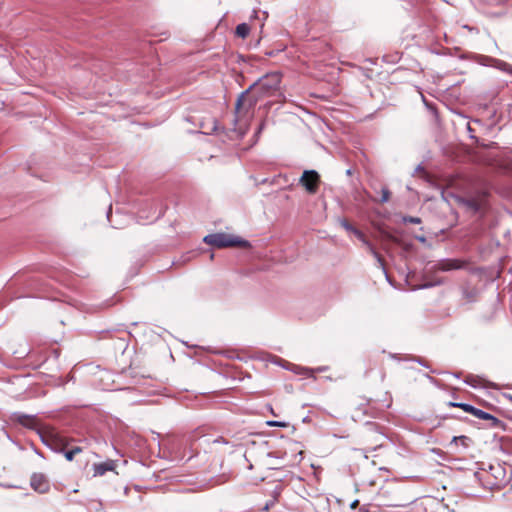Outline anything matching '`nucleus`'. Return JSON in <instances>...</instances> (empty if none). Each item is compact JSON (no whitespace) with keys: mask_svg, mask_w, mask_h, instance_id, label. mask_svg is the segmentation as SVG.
Returning <instances> with one entry per match:
<instances>
[{"mask_svg":"<svg viewBox=\"0 0 512 512\" xmlns=\"http://www.w3.org/2000/svg\"><path fill=\"white\" fill-rule=\"evenodd\" d=\"M250 33V26L247 23H241L236 27L235 34L236 36L244 39Z\"/></svg>","mask_w":512,"mask_h":512,"instance_id":"10","label":"nucleus"},{"mask_svg":"<svg viewBox=\"0 0 512 512\" xmlns=\"http://www.w3.org/2000/svg\"><path fill=\"white\" fill-rule=\"evenodd\" d=\"M111 469H112V466L107 464V463L95 464V466H94V475L95 476H102L107 471H109Z\"/></svg>","mask_w":512,"mask_h":512,"instance_id":"12","label":"nucleus"},{"mask_svg":"<svg viewBox=\"0 0 512 512\" xmlns=\"http://www.w3.org/2000/svg\"><path fill=\"white\" fill-rule=\"evenodd\" d=\"M201 436L200 432L198 430H195L194 432H192L190 435H188L185 439V442L187 445L190 446V448L192 449L193 447V443Z\"/></svg>","mask_w":512,"mask_h":512,"instance_id":"15","label":"nucleus"},{"mask_svg":"<svg viewBox=\"0 0 512 512\" xmlns=\"http://www.w3.org/2000/svg\"><path fill=\"white\" fill-rule=\"evenodd\" d=\"M18 422L25 427L32 428L36 424V418L27 415H21L18 417Z\"/></svg>","mask_w":512,"mask_h":512,"instance_id":"11","label":"nucleus"},{"mask_svg":"<svg viewBox=\"0 0 512 512\" xmlns=\"http://www.w3.org/2000/svg\"><path fill=\"white\" fill-rule=\"evenodd\" d=\"M402 222L403 223H411V224H420L422 221H421V218L419 217H413V216H403L402 217Z\"/></svg>","mask_w":512,"mask_h":512,"instance_id":"17","label":"nucleus"},{"mask_svg":"<svg viewBox=\"0 0 512 512\" xmlns=\"http://www.w3.org/2000/svg\"><path fill=\"white\" fill-rule=\"evenodd\" d=\"M82 451H83V449L80 446H74L65 452V458L68 461H72L74 459L75 455L81 453Z\"/></svg>","mask_w":512,"mask_h":512,"instance_id":"14","label":"nucleus"},{"mask_svg":"<svg viewBox=\"0 0 512 512\" xmlns=\"http://www.w3.org/2000/svg\"><path fill=\"white\" fill-rule=\"evenodd\" d=\"M339 222L346 231L353 233L358 239L370 247L369 242L365 239L364 234L360 230L353 227L346 219H340Z\"/></svg>","mask_w":512,"mask_h":512,"instance_id":"9","label":"nucleus"},{"mask_svg":"<svg viewBox=\"0 0 512 512\" xmlns=\"http://www.w3.org/2000/svg\"><path fill=\"white\" fill-rule=\"evenodd\" d=\"M203 241L217 248H226V247H248L249 242L241 239L232 234L227 233H213L208 234L204 237Z\"/></svg>","mask_w":512,"mask_h":512,"instance_id":"3","label":"nucleus"},{"mask_svg":"<svg viewBox=\"0 0 512 512\" xmlns=\"http://www.w3.org/2000/svg\"><path fill=\"white\" fill-rule=\"evenodd\" d=\"M267 425L270 427H281V428L288 427V423L282 422V421H268Z\"/></svg>","mask_w":512,"mask_h":512,"instance_id":"19","label":"nucleus"},{"mask_svg":"<svg viewBox=\"0 0 512 512\" xmlns=\"http://www.w3.org/2000/svg\"><path fill=\"white\" fill-rule=\"evenodd\" d=\"M469 441H470V439L467 436H454L451 441V445L452 444L457 445L458 442H460L461 445H463L464 447H467L469 445Z\"/></svg>","mask_w":512,"mask_h":512,"instance_id":"16","label":"nucleus"},{"mask_svg":"<svg viewBox=\"0 0 512 512\" xmlns=\"http://www.w3.org/2000/svg\"><path fill=\"white\" fill-rule=\"evenodd\" d=\"M357 505H358V501L356 500V501L352 502L351 507L355 508Z\"/></svg>","mask_w":512,"mask_h":512,"instance_id":"26","label":"nucleus"},{"mask_svg":"<svg viewBox=\"0 0 512 512\" xmlns=\"http://www.w3.org/2000/svg\"><path fill=\"white\" fill-rule=\"evenodd\" d=\"M384 378H385V374H384V373H382V374H381V380H383Z\"/></svg>","mask_w":512,"mask_h":512,"instance_id":"27","label":"nucleus"},{"mask_svg":"<svg viewBox=\"0 0 512 512\" xmlns=\"http://www.w3.org/2000/svg\"><path fill=\"white\" fill-rule=\"evenodd\" d=\"M447 406L448 407H456V408H460L462 409L464 412L466 413H469L471 415H473L474 417L478 418V419H483V420H490L492 421L493 423H497L498 422V419L496 417H494L493 415L481 410V409H478L470 404H466V403H461V402H453V401H450L447 403Z\"/></svg>","mask_w":512,"mask_h":512,"instance_id":"4","label":"nucleus"},{"mask_svg":"<svg viewBox=\"0 0 512 512\" xmlns=\"http://www.w3.org/2000/svg\"><path fill=\"white\" fill-rule=\"evenodd\" d=\"M30 484L33 490L39 493H46L50 489L49 480L42 473H34L31 476Z\"/></svg>","mask_w":512,"mask_h":512,"instance_id":"6","label":"nucleus"},{"mask_svg":"<svg viewBox=\"0 0 512 512\" xmlns=\"http://www.w3.org/2000/svg\"><path fill=\"white\" fill-rule=\"evenodd\" d=\"M416 239L422 243L426 242V238L424 236H417Z\"/></svg>","mask_w":512,"mask_h":512,"instance_id":"23","label":"nucleus"},{"mask_svg":"<svg viewBox=\"0 0 512 512\" xmlns=\"http://www.w3.org/2000/svg\"><path fill=\"white\" fill-rule=\"evenodd\" d=\"M281 75L279 73H270L257 82L253 83L237 99L235 111L238 117H244L250 113L259 99L273 96L279 90Z\"/></svg>","mask_w":512,"mask_h":512,"instance_id":"1","label":"nucleus"},{"mask_svg":"<svg viewBox=\"0 0 512 512\" xmlns=\"http://www.w3.org/2000/svg\"><path fill=\"white\" fill-rule=\"evenodd\" d=\"M215 442H222V443H227V441L224 440V438L220 437L218 439L215 440Z\"/></svg>","mask_w":512,"mask_h":512,"instance_id":"24","label":"nucleus"},{"mask_svg":"<svg viewBox=\"0 0 512 512\" xmlns=\"http://www.w3.org/2000/svg\"><path fill=\"white\" fill-rule=\"evenodd\" d=\"M390 199V191L387 188H382L381 190V199L382 203L387 202Z\"/></svg>","mask_w":512,"mask_h":512,"instance_id":"20","label":"nucleus"},{"mask_svg":"<svg viewBox=\"0 0 512 512\" xmlns=\"http://www.w3.org/2000/svg\"><path fill=\"white\" fill-rule=\"evenodd\" d=\"M429 287H430V284H421V285L414 286L413 288L424 289V288H429Z\"/></svg>","mask_w":512,"mask_h":512,"instance_id":"22","label":"nucleus"},{"mask_svg":"<svg viewBox=\"0 0 512 512\" xmlns=\"http://www.w3.org/2000/svg\"><path fill=\"white\" fill-rule=\"evenodd\" d=\"M293 371L296 373V374H300V375H304V376H307V377H314V370L312 369H309V368H304V367H300V366H295L293 368Z\"/></svg>","mask_w":512,"mask_h":512,"instance_id":"13","label":"nucleus"},{"mask_svg":"<svg viewBox=\"0 0 512 512\" xmlns=\"http://www.w3.org/2000/svg\"><path fill=\"white\" fill-rule=\"evenodd\" d=\"M386 506H399V499L397 497L389 498L383 501Z\"/></svg>","mask_w":512,"mask_h":512,"instance_id":"18","label":"nucleus"},{"mask_svg":"<svg viewBox=\"0 0 512 512\" xmlns=\"http://www.w3.org/2000/svg\"><path fill=\"white\" fill-rule=\"evenodd\" d=\"M319 182V174L314 170L304 171L302 177L300 178V183L310 194H315L317 192Z\"/></svg>","mask_w":512,"mask_h":512,"instance_id":"5","label":"nucleus"},{"mask_svg":"<svg viewBox=\"0 0 512 512\" xmlns=\"http://www.w3.org/2000/svg\"><path fill=\"white\" fill-rule=\"evenodd\" d=\"M448 418H457V416L456 415H450V416L442 417L443 420L448 419Z\"/></svg>","mask_w":512,"mask_h":512,"instance_id":"25","label":"nucleus"},{"mask_svg":"<svg viewBox=\"0 0 512 512\" xmlns=\"http://www.w3.org/2000/svg\"><path fill=\"white\" fill-rule=\"evenodd\" d=\"M42 442L56 452H63L70 444V439L51 426L39 430Z\"/></svg>","mask_w":512,"mask_h":512,"instance_id":"2","label":"nucleus"},{"mask_svg":"<svg viewBox=\"0 0 512 512\" xmlns=\"http://www.w3.org/2000/svg\"><path fill=\"white\" fill-rule=\"evenodd\" d=\"M390 487L389 485L383 486L380 488L379 496L385 498L386 495L389 493Z\"/></svg>","mask_w":512,"mask_h":512,"instance_id":"21","label":"nucleus"},{"mask_svg":"<svg viewBox=\"0 0 512 512\" xmlns=\"http://www.w3.org/2000/svg\"><path fill=\"white\" fill-rule=\"evenodd\" d=\"M467 262L459 259H446L438 263V268L443 271H450L466 267Z\"/></svg>","mask_w":512,"mask_h":512,"instance_id":"8","label":"nucleus"},{"mask_svg":"<svg viewBox=\"0 0 512 512\" xmlns=\"http://www.w3.org/2000/svg\"><path fill=\"white\" fill-rule=\"evenodd\" d=\"M392 399L388 395V393H385V399L382 401H368V406L370 408V415L372 417L378 416L381 412H383L385 409L389 408L391 406Z\"/></svg>","mask_w":512,"mask_h":512,"instance_id":"7","label":"nucleus"}]
</instances>
